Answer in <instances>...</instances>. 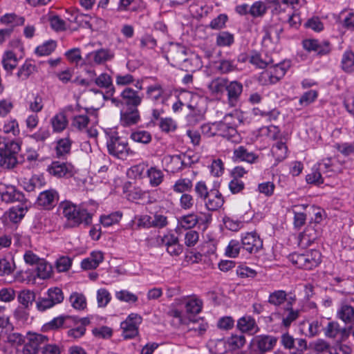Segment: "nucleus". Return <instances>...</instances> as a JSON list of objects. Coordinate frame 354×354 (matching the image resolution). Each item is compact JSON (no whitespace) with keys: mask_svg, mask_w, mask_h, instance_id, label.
Segmentation results:
<instances>
[{"mask_svg":"<svg viewBox=\"0 0 354 354\" xmlns=\"http://www.w3.org/2000/svg\"><path fill=\"white\" fill-rule=\"evenodd\" d=\"M58 211L66 218L65 226L67 227H77L82 223L88 226L92 223L93 214L70 201L61 202L58 206Z\"/></svg>","mask_w":354,"mask_h":354,"instance_id":"nucleus-1","label":"nucleus"},{"mask_svg":"<svg viewBox=\"0 0 354 354\" xmlns=\"http://www.w3.org/2000/svg\"><path fill=\"white\" fill-rule=\"evenodd\" d=\"M242 122L243 115L237 110L226 114L222 120L217 122L216 136L232 142H239L241 138L236 128Z\"/></svg>","mask_w":354,"mask_h":354,"instance_id":"nucleus-2","label":"nucleus"},{"mask_svg":"<svg viewBox=\"0 0 354 354\" xmlns=\"http://www.w3.org/2000/svg\"><path fill=\"white\" fill-rule=\"evenodd\" d=\"M289 259L298 268L310 270L321 263L322 254L317 250H311L303 254L292 253Z\"/></svg>","mask_w":354,"mask_h":354,"instance_id":"nucleus-3","label":"nucleus"},{"mask_svg":"<svg viewBox=\"0 0 354 354\" xmlns=\"http://www.w3.org/2000/svg\"><path fill=\"white\" fill-rule=\"evenodd\" d=\"M106 134V147L109 154L120 159L125 158L129 150L127 142L120 138L115 131L111 130Z\"/></svg>","mask_w":354,"mask_h":354,"instance_id":"nucleus-4","label":"nucleus"},{"mask_svg":"<svg viewBox=\"0 0 354 354\" xmlns=\"http://www.w3.org/2000/svg\"><path fill=\"white\" fill-rule=\"evenodd\" d=\"M299 314L298 310L293 309L292 302L288 301L284 306L277 308L272 313L269 319L271 322L279 320L283 326L288 328L299 317Z\"/></svg>","mask_w":354,"mask_h":354,"instance_id":"nucleus-5","label":"nucleus"},{"mask_svg":"<svg viewBox=\"0 0 354 354\" xmlns=\"http://www.w3.org/2000/svg\"><path fill=\"white\" fill-rule=\"evenodd\" d=\"M48 341V338L46 335L28 333L23 344L21 352L23 354H37L39 348L42 345L46 344Z\"/></svg>","mask_w":354,"mask_h":354,"instance_id":"nucleus-6","label":"nucleus"},{"mask_svg":"<svg viewBox=\"0 0 354 354\" xmlns=\"http://www.w3.org/2000/svg\"><path fill=\"white\" fill-rule=\"evenodd\" d=\"M19 150L20 145L17 142H10L9 147L6 145L0 150V166L6 169L14 167L17 162L15 154Z\"/></svg>","mask_w":354,"mask_h":354,"instance_id":"nucleus-7","label":"nucleus"},{"mask_svg":"<svg viewBox=\"0 0 354 354\" xmlns=\"http://www.w3.org/2000/svg\"><path fill=\"white\" fill-rule=\"evenodd\" d=\"M302 47L308 53H315L319 56L329 54L331 51L330 43L327 40L308 38L301 42Z\"/></svg>","mask_w":354,"mask_h":354,"instance_id":"nucleus-8","label":"nucleus"},{"mask_svg":"<svg viewBox=\"0 0 354 354\" xmlns=\"http://www.w3.org/2000/svg\"><path fill=\"white\" fill-rule=\"evenodd\" d=\"M286 71L281 64H275L273 67L261 73L258 80L262 85L274 84L285 75Z\"/></svg>","mask_w":354,"mask_h":354,"instance_id":"nucleus-9","label":"nucleus"},{"mask_svg":"<svg viewBox=\"0 0 354 354\" xmlns=\"http://www.w3.org/2000/svg\"><path fill=\"white\" fill-rule=\"evenodd\" d=\"M47 171L56 178H71L75 174L74 167L68 162L53 161L48 165Z\"/></svg>","mask_w":354,"mask_h":354,"instance_id":"nucleus-10","label":"nucleus"},{"mask_svg":"<svg viewBox=\"0 0 354 354\" xmlns=\"http://www.w3.org/2000/svg\"><path fill=\"white\" fill-rule=\"evenodd\" d=\"M277 342V338L268 335L255 336L250 345L256 348L261 353H265L273 349Z\"/></svg>","mask_w":354,"mask_h":354,"instance_id":"nucleus-11","label":"nucleus"},{"mask_svg":"<svg viewBox=\"0 0 354 354\" xmlns=\"http://www.w3.org/2000/svg\"><path fill=\"white\" fill-rule=\"evenodd\" d=\"M241 245L249 253H256L263 247V241L256 232H246L241 236Z\"/></svg>","mask_w":354,"mask_h":354,"instance_id":"nucleus-12","label":"nucleus"},{"mask_svg":"<svg viewBox=\"0 0 354 354\" xmlns=\"http://www.w3.org/2000/svg\"><path fill=\"white\" fill-rule=\"evenodd\" d=\"M206 209L214 212L218 210L224 204V198L218 189H210L209 193L203 200Z\"/></svg>","mask_w":354,"mask_h":354,"instance_id":"nucleus-13","label":"nucleus"},{"mask_svg":"<svg viewBox=\"0 0 354 354\" xmlns=\"http://www.w3.org/2000/svg\"><path fill=\"white\" fill-rule=\"evenodd\" d=\"M227 100L230 106H236L243 92V84L238 81L227 82L226 89Z\"/></svg>","mask_w":354,"mask_h":354,"instance_id":"nucleus-14","label":"nucleus"},{"mask_svg":"<svg viewBox=\"0 0 354 354\" xmlns=\"http://www.w3.org/2000/svg\"><path fill=\"white\" fill-rule=\"evenodd\" d=\"M324 333L326 337L335 339L337 342L345 341L348 338L346 328H340L339 324L335 322L328 323Z\"/></svg>","mask_w":354,"mask_h":354,"instance_id":"nucleus-15","label":"nucleus"},{"mask_svg":"<svg viewBox=\"0 0 354 354\" xmlns=\"http://www.w3.org/2000/svg\"><path fill=\"white\" fill-rule=\"evenodd\" d=\"M0 195L2 201L6 203H13L21 201L24 199V194L17 191L14 186L0 184Z\"/></svg>","mask_w":354,"mask_h":354,"instance_id":"nucleus-16","label":"nucleus"},{"mask_svg":"<svg viewBox=\"0 0 354 354\" xmlns=\"http://www.w3.org/2000/svg\"><path fill=\"white\" fill-rule=\"evenodd\" d=\"M187 49L185 46L176 44L171 47L168 52L167 59L171 64L176 66L183 62L187 61Z\"/></svg>","mask_w":354,"mask_h":354,"instance_id":"nucleus-17","label":"nucleus"},{"mask_svg":"<svg viewBox=\"0 0 354 354\" xmlns=\"http://www.w3.org/2000/svg\"><path fill=\"white\" fill-rule=\"evenodd\" d=\"M237 328L243 333L254 335L259 331V328L255 319L251 316H243L237 321Z\"/></svg>","mask_w":354,"mask_h":354,"instance_id":"nucleus-18","label":"nucleus"},{"mask_svg":"<svg viewBox=\"0 0 354 354\" xmlns=\"http://www.w3.org/2000/svg\"><path fill=\"white\" fill-rule=\"evenodd\" d=\"M120 97L124 104L127 107H138L142 100V97L140 95L139 91L130 87L125 88L120 93Z\"/></svg>","mask_w":354,"mask_h":354,"instance_id":"nucleus-19","label":"nucleus"},{"mask_svg":"<svg viewBox=\"0 0 354 354\" xmlns=\"http://www.w3.org/2000/svg\"><path fill=\"white\" fill-rule=\"evenodd\" d=\"M140 120V113L137 107H127L120 111V123L124 127L136 124Z\"/></svg>","mask_w":354,"mask_h":354,"instance_id":"nucleus-20","label":"nucleus"},{"mask_svg":"<svg viewBox=\"0 0 354 354\" xmlns=\"http://www.w3.org/2000/svg\"><path fill=\"white\" fill-rule=\"evenodd\" d=\"M58 200V194L55 189H48L39 194L37 203L39 206L50 209L55 205Z\"/></svg>","mask_w":354,"mask_h":354,"instance_id":"nucleus-21","label":"nucleus"},{"mask_svg":"<svg viewBox=\"0 0 354 354\" xmlns=\"http://www.w3.org/2000/svg\"><path fill=\"white\" fill-rule=\"evenodd\" d=\"M181 155H167L162 159L165 165V170L171 173H176L183 169Z\"/></svg>","mask_w":354,"mask_h":354,"instance_id":"nucleus-22","label":"nucleus"},{"mask_svg":"<svg viewBox=\"0 0 354 354\" xmlns=\"http://www.w3.org/2000/svg\"><path fill=\"white\" fill-rule=\"evenodd\" d=\"M78 322L77 319L71 316H59L54 318L48 323V326L51 329H57L59 328H70L74 326Z\"/></svg>","mask_w":354,"mask_h":354,"instance_id":"nucleus-23","label":"nucleus"},{"mask_svg":"<svg viewBox=\"0 0 354 354\" xmlns=\"http://www.w3.org/2000/svg\"><path fill=\"white\" fill-rule=\"evenodd\" d=\"M233 158L236 160L245 161L248 163L255 162L259 156L253 152L248 151L244 147L239 146L234 150Z\"/></svg>","mask_w":354,"mask_h":354,"instance_id":"nucleus-24","label":"nucleus"},{"mask_svg":"<svg viewBox=\"0 0 354 354\" xmlns=\"http://www.w3.org/2000/svg\"><path fill=\"white\" fill-rule=\"evenodd\" d=\"M97 86L107 89L106 95L112 96L115 88L113 85L112 78L107 73H102L93 80Z\"/></svg>","mask_w":354,"mask_h":354,"instance_id":"nucleus-25","label":"nucleus"},{"mask_svg":"<svg viewBox=\"0 0 354 354\" xmlns=\"http://www.w3.org/2000/svg\"><path fill=\"white\" fill-rule=\"evenodd\" d=\"M147 177L149 179V185L156 187L159 186L163 181L165 175L162 171L156 167H151L146 172Z\"/></svg>","mask_w":354,"mask_h":354,"instance_id":"nucleus-26","label":"nucleus"},{"mask_svg":"<svg viewBox=\"0 0 354 354\" xmlns=\"http://www.w3.org/2000/svg\"><path fill=\"white\" fill-rule=\"evenodd\" d=\"M88 56L92 58L95 64L99 65L111 60L113 57L114 55L110 50L101 48L91 52L88 55Z\"/></svg>","mask_w":354,"mask_h":354,"instance_id":"nucleus-27","label":"nucleus"},{"mask_svg":"<svg viewBox=\"0 0 354 354\" xmlns=\"http://www.w3.org/2000/svg\"><path fill=\"white\" fill-rule=\"evenodd\" d=\"M147 95L148 98L153 102L162 101L165 100V90L162 85L157 83L147 87Z\"/></svg>","mask_w":354,"mask_h":354,"instance_id":"nucleus-28","label":"nucleus"},{"mask_svg":"<svg viewBox=\"0 0 354 354\" xmlns=\"http://www.w3.org/2000/svg\"><path fill=\"white\" fill-rule=\"evenodd\" d=\"M198 222V217L194 214H189L185 216H181L178 221L177 230L179 232L180 230H189L196 226Z\"/></svg>","mask_w":354,"mask_h":354,"instance_id":"nucleus-29","label":"nucleus"},{"mask_svg":"<svg viewBox=\"0 0 354 354\" xmlns=\"http://www.w3.org/2000/svg\"><path fill=\"white\" fill-rule=\"evenodd\" d=\"M341 68L346 73L354 72V53L351 50L345 51L341 60Z\"/></svg>","mask_w":354,"mask_h":354,"instance_id":"nucleus-30","label":"nucleus"},{"mask_svg":"<svg viewBox=\"0 0 354 354\" xmlns=\"http://www.w3.org/2000/svg\"><path fill=\"white\" fill-rule=\"evenodd\" d=\"M50 124L53 131L59 133L66 129L68 124V120L64 113H59L54 115L50 119Z\"/></svg>","mask_w":354,"mask_h":354,"instance_id":"nucleus-31","label":"nucleus"},{"mask_svg":"<svg viewBox=\"0 0 354 354\" xmlns=\"http://www.w3.org/2000/svg\"><path fill=\"white\" fill-rule=\"evenodd\" d=\"M246 339L243 335H232L227 340L228 348L231 351H236L243 347Z\"/></svg>","mask_w":354,"mask_h":354,"instance_id":"nucleus-32","label":"nucleus"},{"mask_svg":"<svg viewBox=\"0 0 354 354\" xmlns=\"http://www.w3.org/2000/svg\"><path fill=\"white\" fill-rule=\"evenodd\" d=\"M338 317L344 322H351L354 321V308L346 304L341 306L337 312Z\"/></svg>","mask_w":354,"mask_h":354,"instance_id":"nucleus-33","label":"nucleus"},{"mask_svg":"<svg viewBox=\"0 0 354 354\" xmlns=\"http://www.w3.org/2000/svg\"><path fill=\"white\" fill-rule=\"evenodd\" d=\"M216 68L219 73L226 74L237 70V66L235 60L221 59L218 62Z\"/></svg>","mask_w":354,"mask_h":354,"instance_id":"nucleus-34","label":"nucleus"},{"mask_svg":"<svg viewBox=\"0 0 354 354\" xmlns=\"http://www.w3.org/2000/svg\"><path fill=\"white\" fill-rule=\"evenodd\" d=\"M192 186L193 183L191 179L182 178L175 182L172 189L176 193L185 194V192L191 191Z\"/></svg>","mask_w":354,"mask_h":354,"instance_id":"nucleus-35","label":"nucleus"},{"mask_svg":"<svg viewBox=\"0 0 354 354\" xmlns=\"http://www.w3.org/2000/svg\"><path fill=\"white\" fill-rule=\"evenodd\" d=\"M281 31V28H278L274 26L265 28L263 30V43L267 45L268 42H271L273 39L276 41L279 40V34Z\"/></svg>","mask_w":354,"mask_h":354,"instance_id":"nucleus-36","label":"nucleus"},{"mask_svg":"<svg viewBox=\"0 0 354 354\" xmlns=\"http://www.w3.org/2000/svg\"><path fill=\"white\" fill-rule=\"evenodd\" d=\"M287 300V293L282 290L271 292L268 297V303L274 306H280Z\"/></svg>","mask_w":354,"mask_h":354,"instance_id":"nucleus-37","label":"nucleus"},{"mask_svg":"<svg viewBox=\"0 0 354 354\" xmlns=\"http://www.w3.org/2000/svg\"><path fill=\"white\" fill-rule=\"evenodd\" d=\"M71 306L77 310H84L86 307V299L82 293L73 292L69 298Z\"/></svg>","mask_w":354,"mask_h":354,"instance_id":"nucleus-38","label":"nucleus"},{"mask_svg":"<svg viewBox=\"0 0 354 354\" xmlns=\"http://www.w3.org/2000/svg\"><path fill=\"white\" fill-rule=\"evenodd\" d=\"M122 217L121 212H115L108 215H102L100 221L104 227H109L112 225L118 223Z\"/></svg>","mask_w":354,"mask_h":354,"instance_id":"nucleus-39","label":"nucleus"},{"mask_svg":"<svg viewBox=\"0 0 354 354\" xmlns=\"http://www.w3.org/2000/svg\"><path fill=\"white\" fill-rule=\"evenodd\" d=\"M71 144L72 141L68 138L59 140L55 148L57 156L60 157L68 153L71 151Z\"/></svg>","mask_w":354,"mask_h":354,"instance_id":"nucleus-40","label":"nucleus"},{"mask_svg":"<svg viewBox=\"0 0 354 354\" xmlns=\"http://www.w3.org/2000/svg\"><path fill=\"white\" fill-rule=\"evenodd\" d=\"M250 62L259 68H264L268 65L273 64L274 61L268 56L263 58L261 55L255 53L250 57Z\"/></svg>","mask_w":354,"mask_h":354,"instance_id":"nucleus-41","label":"nucleus"},{"mask_svg":"<svg viewBox=\"0 0 354 354\" xmlns=\"http://www.w3.org/2000/svg\"><path fill=\"white\" fill-rule=\"evenodd\" d=\"M90 119L87 115H75L71 121V126L78 131H84L86 129Z\"/></svg>","mask_w":354,"mask_h":354,"instance_id":"nucleus-42","label":"nucleus"},{"mask_svg":"<svg viewBox=\"0 0 354 354\" xmlns=\"http://www.w3.org/2000/svg\"><path fill=\"white\" fill-rule=\"evenodd\" d=\"M288 148L286 144L281 141L277 142L272 148V153L277 160L282 161L287 156Z\"/></svg>","mask_w":354,"mask_h":354,"instance_id":"nucleus-43","label":"nucleus"},{"mask_svg":"<svg viewBox=\"0 0 354 354\" xmlns=\"http://www.w3.org/2000/svg\"><path fill=\"white\" fill-rule=\"evenodd\" d=\"M4 69L7 71H12L17 64V59L14 53L8 51L5 53L2 59Z\"/></svg>","mask_w":354,"mask_h":354,"instance_id":"nucleus-44","label":"nucleus"},{"mask_svg":"<svg viewBox=\"0 0 354 354\" xmlns=\"http://www.w3.org/2000/svg\"><path fill=\"white\" fill-rule=\"evenodd\" d=\"M56 46V42L50 40L37 46L35 49V53L39 56H47L55 50Z\"/></svg>","mask_w":354,"mask_h":354,"instance_id":"nucleus-45","label":"nucleus"},{"mask_svg":"<svg viewBox=\"0 0 354 354\" xmlns=\"http://www.w3.org/2000/svg\"><path fill=\"white\" fill-rule=\"evenodd\" d=\"M131 223L137 229L151 227V216L147 214L136 215Z\"/></svg>","mask_w":354,"mask_h":354,"instance_id":"nucleus-46","label":"nucleus"},{"mask_svg":"<svg viewBox=\"0 0 354 354\" xmlns=\"http://www.w3.org/2000/svg\"><path fill=\"white\" fill-rule=\"evenodd\" d=\"M115 295V298L119 301L129 304H135L138 300L137 295L127 290L117 291Z\"/></svg>","mask_w":354,"mask_h":354,"instance_id":"nucleus-47","label":"nucleus"},{"mask_svg":"<svg viewBox=\"0 0 354 354\" xmlns=\"http://www.w3.org/2000/svg\"><path fill=\"white\" fill-rule=\"evenodd\" d=\"M15 268V265L13 259H0V277L11 274L14 272Z\"/></svg>","mask_w":354,"mask_h":354,"instance_id":"nucleus-48","label":"nucleus"},{"mask_svg":"<svg viewBox=\"0 0 354 354\" xmlns=\"http://www.w3.org/2000/svg\"><path fill=\"white\" fill-rule=\"evenodd\" d=\"M35 299V295L33 292L30 290L21 291L18 295V301L24 307L28 308L32 304Z\"/></svg>","mask_w":354,"mask_h":354,"instance_id":"nucleus-49","label":"nucleus"},{"mask_svg":"<svg viewBox=\"0 0 354 354\" xmlns=\"http://www.w3.org/2000/svg\"><path fill=\"white\" fill-rule=\"evenodd\" d=\"M46 295L51 300L54 306L62 303L64 298L62 290L57 287L49 288Z\"/></svg>","mask_w":354,"mask_h":354,"instance_id":"nucleus-50","label":"nucleus"},{"mask_svg":"<svg viewBox=\"0 0 354 354\" xmlns=\"http://www.w3.org/2000/svg\"><path fill=\"white\" fill-rule=\"evenodd\" d=\"M35 71V66L26 62L19 69L17 75L21 80H26Z\"/></svg>","mask_w":354,"mask_h":354,"instance_id":"nucleus-51","label":"nucleus"},{"mask_svg":"<svg viewBox=\"0 0 354 354\" xmlns=\"http://www.w3.org/2000/svg\"><path fill=\"white\" fill-rule=\"evenodd\" d=\"M50 136V131L47 127H40L37 131L28 136L36 142L44 143Z\"/></svg>","mask_w":354,"mask_h":354,"instance_id":"nucleus-52","label":"nucleus"},{"mask_svg":"<svg viewBox=\"0 0 354 354\" xmlns=\"http://www.w3.org/2000/svg\"><path fill=\"white\" fill-rule=\"evenodd\" d=\"M121 328L123 330V336L125 339L133 338L138 333V326L129 324V322H122Z\"/></svg>","mask_w":354,"mask_h":354,"instance_id":"nucleus-53","label":"nucleus"},{"mask_svg":"<svg viewBox=\"0 0 354 354\" xmlns=\"http://www.w3.org/2000/svg\"><path fill=\"white\" fill-rule=\"evenodd\" d=\"M203 303L201 300L198 299H192L188 300L185 304V310L188 314H198L202 309Z\"/></svg>","mask_w":354,"mask_h":354,"instance_id":"nucleus-54","label":"nucleus"},{"mask_svg":"<svg viewBox=\"0 0 354 354\" xmlns=\"http://www.w3.org/2000/svg\"><path fill=\"white\" fill-rule=\"evenodd\" d=\"M3 131L8 134L17 136L19 134L20 130L19 123L15 119H11L5 122L3 126Z\"/></svg>","mask_w":354,"mask_h":354,"instance_id":"nucleus-55","label":"nucleus"},{"mask_svg":"<svg viewBox=\"0 0 354 354\" xmlns=\"http://www.w3.org/2000/svg\"><path fill=\"white\" fill-rule=\"evenodd\" d=\"M241 248L242 245L238 240H231L225 248V254L229 257L235 258L239 255Z\"/></svg>","mask_w":354,"mask_h":354,"instance_id":"nucleus-56","label":"nucleus"},{"mask_svg":"<svg viewBox=\"0 0 354 354\" xmlns=\"http://www.w3.org/2000/svg\"><path fill=\"white\" fill-rule=\"evenodd\" d=\"M131 138L137 142L148 144L151 140V135L147 131H138L131 133Z\"/></svg>","mask_w":354,"mask_h":354,"instance_id":"nucleus-57","label":"nucleus"},{"mask_svg":"<svg viewBox=\"0 0 354 354\" xmlns=\"http://www.w3.org/2000/svg\"><path fill=\"white\" fill-rule=\"evenodd\" d=\"M111 296L109 291L105 288H100L97 291V305L100 308H104L110 302Z\"/></svg>","mask_w":354,"mask_h":354,"instance_id":"nucleus-58","label":"nucleus"},{"mask_svg":"<svg viewBox=\"0 0 354 354\" xmlns=\"http://www.w3.org/2000/svg\"><path fill=\"white\" fill-rule=\"evenodd\" d=\"M321 173L322 172L318 169V168L314 167L313 168L312 172L306 176V182L308 184H313L317 185L322 184L324 183V180L322 177Z\"/></svg>","mask_w":354,"mask_h":354,"instance_id":"nucleus-59","label":"nucleus"},{"mask_svg":"<svg viewBox=\"0 0 354 354\" xmlns=\"http://www.w3.org/2000/svg\"><path fill=\"white\" fill-rule=\"evenodd\" d=\"M318 93L316 91L310 90L305 92L300 97L299 103L301 106H307L313 103L317 97Z\"/></svg>","mask_w":354,"mask_h":354,"instance_id":"nucleus-60","label":"nucleus"},{"mask_svg":"<svg viewBox=\"0 0 354 354\" xmlns=\"http://www.w3.org/2000/svg\"><path fill=\"white\" fill-rule=\"evenodd\" d=\"M178 241V237L172 234H167L164 236H158L157 237V243L158 245L165 246L167 248Z\"/></svg>","mask_w":354,"mask_h":354,"instance_id":"nucleus-61","label":"nucleus"},{"mask_svg":"<svg viewBox=\"0 0 354 354\" xmlns=\"http://www.w3.org/2000/svg\"><path fill=\"white\" fill-rule=\"evenodd\" d=\"M234 43L233 35L228 32H222L216 37V44L220 46H229Z\"/></svg>","mask_w":354,"mask_h":354,"instance_id":"nucleus-62","label":"nucleus"},{"mask_svg":"<svg viewBox=\"0 0 354 354\" xmlns=\"http://www.w3.org/2000/svg\"><path fill=\"white\" fill-rule=\"evenodd\" d=\"M209 189L207 187L206 183L203 180L198 181L194 187V192L197 197L202 201L209 193Z\"/></svg>","mask_w":354,"mask_h":354,"instance_id":"nucleus-63","label":"nucleus"},{"mask_svg":"<svg viewBox=\"0 0 354 354\" xmlns=\"http://www.w3.org/2000/svg\"><path fill=\"white\" fill-rule=\"evenodd\" d=\"M266 10L267 8L264 3L261 1H256L250 7L249 12L253 17H257L263 16L266 13Z\"/></svg>","mask_w":354,"mask_h":354,"instance_id":"nucleus-64","label":"nucleus"}]
</instances>
